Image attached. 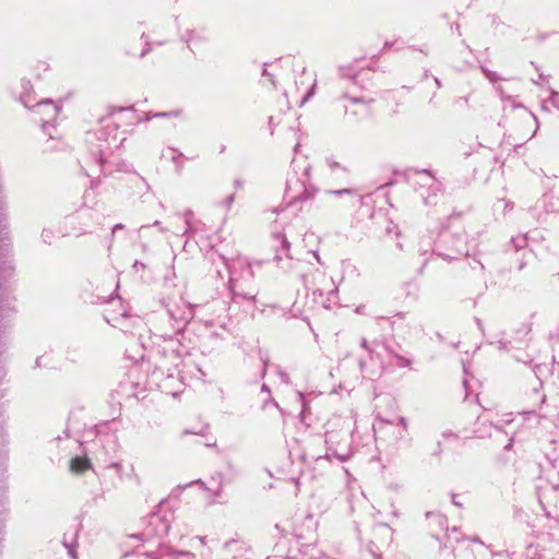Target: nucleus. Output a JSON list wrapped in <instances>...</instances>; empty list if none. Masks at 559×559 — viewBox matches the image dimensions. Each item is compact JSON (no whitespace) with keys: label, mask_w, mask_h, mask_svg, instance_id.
Listing matches in <instances>:
<instances>
[{"label":"nucleus","mask_w":559,"mask_h":559,"mask_svg":"<svg viewBox=\"0 0 559 559\" xmlns=\"http://www.w3.org/2000/svg\"><path fill=\"white\" fill-rule=\"evenodd\" d=\"M69 466L72 473L83 474L92 468V463L85 456H75L70 461Z\"/></svg>","instance_id":"obj_1"},{"label":"nucleus","mask_w":559,"mask_h":559,"mask_svg":"<svg viewBox=\"0 0 559 559\" xmlns=\"http://www.w3.org/2000/svg\"><path fill=\"white\" fill-rule=\"evenodd\" d=\"M37 108H44V115L49 118L53 119L59 112V107L55 104H52L50 100H44L36 105Z\"/></svg>","instance_id":"obj_2"},{"label":"nucleus","mask_w":559,"mask_h":559,"mask_svg":"<svg viewBox=\"0 0 559 559\" xmlns=\"http://www.w3.org/2000/svg\"><path fill=\"white\" fill-rule=\"evenodd\" d=\"M110 127H111V122H110V121H108V123L106 124V128H110ZM117 129H118L117 124H116V123H112V130H111V131H114V132H115V134H111V133H110L109 135L112 138V140H114V141H116V140H117V135H116Z\"/></svg>","instance_id":"obj_3"},{"label":"nucleus","mask_w":559,"mask_h":559,"mask_svg":"<svg viewBox=\"0 0 559 559\" xmlns=\"http://www.w3.org/2000/svg\"><path fill=\"white\" fill-rule=\"evenodd\" d=\"M335 194H341V193H349V190H338V191H334Z\"/></svg>","instance_id":"obj_4"},{"label":"nucleus","mask_w":559,"mask_h":559,"mask_svg":"<svg viewBox=\"0 0 559 559\" xmlns=\"http://www.w3.org/2000/svg\"><path fill=\"white\" fill-rule=\"evenodd\" d=\"M353 103L357 104V103H362L361 99L359 98H349Z\"/></svg>","instance_id":"obj_5"},{"label":"nucleus","mask_w":559,"mask_h":559,"mask_svg":"<svg viewBox=\"0 0 559 559\" xmlns=\"http://www.w3.org/2000/svg\"><path fill=\"white\" fill-rule=\"evenodd\" d=\"M309 96H310V94H309L307 97H305V98L302 99L301 104H304L305 102H307V99H308V97H309Z\"/></svg>","instance_id":"obj_6"}]
</instances>
